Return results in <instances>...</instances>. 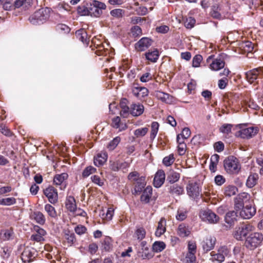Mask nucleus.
<instances>
[{
  "label": "nucleus",
  "mask_w": 263,
  "mask_h": 263,
  "mask_svg": "<svg viewBox=\"0 0 263 263\" xmlns=\"http://www.w3.org/2000/svg\"><path fill=\"white\" fill-rule=\"evenodd\" d=\"M49 17L48 8L41 9L36 11L29 18L30 23L33 25H41L45 23Z\"/></svg>",
  "instance_id": "f257e3e1"
},
{
  "label": "nucleus",
  "mask_w": 263,
  "mask_h": 263,
  "mask_svg": "<svg viewBox=\"0 0 263 263\" xmlns=\"http://www.w3.org/2000/svg\"><path fill=\"white\" fill-rule=\"evenodd\" d=\"M87 4L89 15L92 17H99L102 14V11L106 9L105 3L96 0Z\"/></svg>",
  "instance_id": "f03ea898"
},
{
  "label": "nucleus",
  "mask_w": 263,
  "mask_h": 263,
  "mask_svg": "<svg viewBox=\"0 0 263 263\" xmlns=\"http://www.w3.org/2000/svg\"><path fill=\"white\" fill-rule=\"evenodd\" d=\"M262 239L263 237L261 234L259 233H252L247 238L245 246L247 248L253 250L261 244Z\"/></svg>",
  "instance_id": "7ed1b4c3"
},
{
  "label": "nucleus",
  "mask_w": 263,
  "mask_h": 263,
  "mask_svg": "<svg viewBox=\"0 0 263 263\" xmlns=\"http://www.w3.org/2000/svg\"><path fill=\"white\" fill-rule=\"evenodd\" d=\"M224 166L227 172L231 174L237 173L240 169L238 159L233 156L224 160Z\"/></svg>",
  "instance_id": "20e7f679"
},
{
  "label": "nucleus",
  "mask_w": 263,
  "mask_h": 263,
  "mask_svg": "<svg viewBox=\"0 0 263 263\" xmlns=\"http://www.w3.org/2000/svg\"><path fill=\"white\" fill-rule=\"evenodd\" d=\"M254 230V227L250 224L243 225L236 229L234 233V237L238 240H241L247 235Z\"/></svg>",
  "instance_id": "39448f33"
},
{
  "label": "nucleus",
  "mask_w": 263,
  "mask_h": 263,
  "mask_svg": "<svg viewBox=\"0 0 263 263\" xmlns=\"http://www.w3.org/2000/svg\"><path fill=\"white\" fill-rule=\"evenodd\" d=\"M199 216L203 221L210 223H216L219 221V217L210 210L200 211Z\"/></svg>",
  "instance_id": "423d86ee"
},
{
  "label": "nucleus",
  "mask_w": 263,
  "mask_h": 263,
  "mask_svg": "<svg viewBox=\"0 0 263 263\" xmlns=\"http://www.w3.org/2000/svg\"><path fill=\"white\" fill-rule=\"evenodd\" d=\"M250 199V195L247 193L243 192L238 194L235 199V210L237 212L240 210Z\"/></svg>",
  "instance_id": "0eeeda50"
},
{
  "label": "nucleus",
  "mask_w": 263,
  "mask_h": 263,
  "mask_svg": "<svg viewBox=\"0 0 263 263\" xmlns=\"http://www.w3.org/2000/svg\"><path fill=\"white\" fill-rule=\"evenodd\" d=\"M246 78L250 83L263 78V67L254 68L246 72Z\"/></svg>",
  "instance_id": "6e6552de"
},
{
  "label": "nucleus",
  "mask_w": 263,
  "mask_h": 263,
  "mask_svg": "<svg viewBox=\"0 0 263 263\" xmlns=\"http://www.w3.org/2000/svg\"><path fill=\"white\" fill-rule=\"evenodd\" d=\"M258 130L253 127L242 128L236 133V136L243 139H249L257 133Z\"/></svg>",
  "instance_id": "1a4fd4ad"
},
{
  "label": "nucleus",
  "mask_w": 263,
  "mask_h": 263,
  "mask_svg": "<svg viewBox=\"0 0 263 263\" xmlns=\"http://www.w3.org/2000/svg\"><path fill=\"white\" fill-rule=\"evenodd\" d=\"M228 253V250L224 247H222L218 250L217 253L214 251L212 252L210 254L211 258L210 259L212 261H216L217 263H222L225 259V256Z\"/></svg>",
  "instance_id": "9d476101"
},
{
  "label": "nucleus",
  "mask_w": 263,
  "mask_h": 263,
  "mask_svg": "<svg viewBox=\"0 0 263 263\" xmlns=\"http://www.w3.org/2000/svg\"><path fill=\"white\" fill-rule=\"evenodd\" d=\"M239 211L240 216L243 219H250L256 213V209L251 204H246Z\"/></svg>",
  "instance_id": "9b49d317"
},
{
  "label": "nucleus",
  "mask_w": 263,
  "mask_h": 263,
  "mask_svg": "<svg viewBox=\"0 0 263 263\" xmlns=\"http://www.w3.org/2000/svg\"><path fill=\"white\" fill-rule=\"evenodd\" d=\"M44 193L51 203L54 204L58 201V192L53 187L49 186L46 188L44 190Z\"/></svg>",
  "instance_id": "f8f14e48"
},
{
  "label": "nucleus",
  "mask_w": 263,
  "mask_h": 263,
  "mask_svg": "<svg viewBox=\"0 0 263 263\" xmlns=\"http://www.w3.org/2000/svg\"><path fill=\"white\" fill-rule=\"evenodd\" d=\"M186 191L188 195L194 199L200 195V190L196 183H189L186 186Z\"/></svg>",
  "instance_id": "ddd939ff"
},
{
  "label": "nucleus",
  "mask_w": 263,
  "mask_h": 263,
  "mask_svg": "<svg viewBox=\"0 0 263 263\" xmlns=\"http://www.w3.org/2000/svg\"><path fill=\"white\" fill-rule=\"evenodd\" d=\"M34 233L31 236V240L36 242H40L44 240V236L46 235V231L39 226H34Z\"/></svg>",
  "instance_id": "4468645a"
},
{
  "label": "nucleus",
  "mask_w": 263,
  "mask_h": 263,
  "mask_svg": "<svg viewBox=\"0 0 263 263\" xmlns=\"http://www.w3.org/2000/svg\"><path fill=\"white\" fill-rule=\"evenodd\" d=\"M152 44V40L148 37L141 39L135 45L136 49L143 51L147 49Z\"/></svg>",
  "instance_id": "2eb2a0df"
},
{
  "label": "nucleus",
  "mask_w": 263,
  "mask_h": 263,
  "mask_svg": "<svg viewBox=\"0 0 263 263\" xmlns=\"http://www.w3.org/2000/svg\"><path fill=\"white\" fill-rule=\"evenodd\" d=\"M35 252L33 249L26 248L22 253V259L24 262H29L35 258Z\"/></svg>",
  "instance_id": "dca6fc26"
},
{
  "label": "nucleus",
  "mask_w": 263,
  "mask_h": 263,
  "mask_svg": "<svg viewBox=\"0 0 263 263\" xmlns=\"http://www.w3.org/2000/svg\"><path fill=\"white\" fill-rule=\"evenodd\" d=\"M216 240V238L214 237L211 236L207 237L201 243L203 250L205 252H208L213 249Z\"/></svg>",
  "instance_id": "f3484780"
},
{
  "label": "nucleus",
  "mask_w": 263,
  "mask_h": 263,
  "mask_svg": "<svg viewBox=\"0 0 263 263\" xmlns=\"http://www.w3.org/2000/svg\"><path fill=\"white\" fill-rule=\"evenodd\" d=\"M155 96L158 99L166 103L171 104L173 102V98L172 96L162 91L159 90L156 91Z\"/></svg>",
  "instance_id": "a211bd4d"
},
{
  "label": "nucleus",
  "mask_w": 263,
  "mask_h": 263,
  "mask_svg": "<svg viewBox=\"0 0 263 263\" xmlns=\"http://www.w3.org/2000/svg\"><path fill=\"white\" fill-rule=\"evenodd\" d=\"M132 92L133 95L139 99L144 98L148 94V89L142 87H135L133 88Z\"/></svg>",
  "instance_id": "6ab92c4d"
},
{
  "label": "nucleus",
  "mask_w": 263,
  "mask_h": 263,
  "mask_svg": "<svg viewBox=\"0 0 263 263\" xmlns=\"http://www.w3.org/2000/svg\"><path fill=\"white\" fill-rule=\"evenodd\" d=\"M108 155L106 152H101L94 157L93 162L96 166L103 165L107 161Z\"/></svg>",
  "instance_id": "aec40b11"
},
{
  "label": "nucleus",
  "mask_w": 263,
  "mask_h": 263,
  "mask_svg": "<svg viewBox=\"0 0 263 263\" xmlns=\"http://www.w3.org/2000/svg\"><path fill=\"white\" fill-rule=\"evenodd\" d=\"M144 106L140 103H133L130 105V112L133 116H139L144 111Z\"/></svg>",
  "instance_id": "412c9836"
},
{
  "label": "nucleus",
  "mask_w": 263,
  "mask_h": 263,
  "mask_svg": "<svg viewBox=\"0 0 263 263\" xmlns=\"http://www.w3.org/2000/svg\"><path fill=\"white\" fill-rule=\"evenodd\" d=\"M165 174L162 171H159L156 174L154 179V185L156 187H160L164 183Z\"/></svg>",
  "instance_id": "4be33fe9"
},
{
  "label": "nucleus",
  "mask_w": 263,
  "mask_h": 263,
  "mask_svg": "<svg viewBox=\"0 0 263 263\" xmlns=\"http://www.w3.org/2000/svg\"><path fill=\"white\" fill-rule=\"evenodd\" d=\"M65 207L70 212L76 211L77 205L74 198L72 196L67 197L65 200Z\"/></svg>",
  "instance_id": "5701e85b"
},
{
  "label": "nucleus",
  "mask_w": 263,
  "mask_h": 263,
  "mask_svg": "<svg viewBox=\"0 0 263 263\" xmlns=\"http://www.w3.org/2000/svg\"><path fill=\"white\" fill-rule=\"evenodd\" d=\"M225 62L221 59H215L210 65V68L213 71H218L224 68Z\"/></svg>",
  "instance_id": "b1692460"
},
{
  "label": "nucleus",
  "mask_w": 263,
  "mask_h": 263,
  "mask_svg": "<svg viewBox=\"0 0 263 263\" xmlns=\"http://www.w3.org/2000/svg\"><path fill=\"white\" fill-rule=\"evenodd\" d=\"M30 217L31 219L35 220L36 222L41 225H43L45 223V217L41 212H33L30 214Z\"/></svg>",
  "instance_id": "393cba45"
},
{
  "label": "nucleus",
  "mask_w": 263,
  "mask_h": 263,
  "mask_svg": "<svg viewBox=\"0 0 263 263\" xmlns=\"http://www.w3.org/2000/svg\"><path fill=\"white\" fill-rule=\"evenodd\" d=\"M145 56L147 60L152 63H156L159 57V52L157 49H155L153 50H149L146 52Z\"/></svg>",
  "instance_id": "a878e982"
},
{
  "label": "nucleus",
  "mask_w": 263,
  "mask_h": 263,
  "mask_svg": "<svg viewBox=\"0 0 263 263\" xmlns=\"http://www.w3.org/2000/svg\"><path fill=\"white\" fill-rule=\"evenodd\" d=\"M166 220L164 218H161L158 223L155 235L157 237H160L166 231Z\"/></svg>",
  "instance_id": "bb28decb"
},
{
  "label": "nucleus",
  "mask_w": 263,
  "mask_h": 263,
  "mask_svg": "<svg viewBox=\"0 0 263 263\" xmlns=\"http://www.w3.org/2000/svg\"><path fill=\"white\" fill-rule=\"evenodd\" d=\"M191 230L188 226L185 223H181L177 229V234L181 237H185L190 235Z\"/></svg>",
  "instance_id": "cd10ccee"
},
{
  "label": "nucleus",
  "mask_w": 263,
  "mask_h": 263,
  "mask_svg": "<svg viewBox=\"0 0 263 263\" xmlns=\"http://www.w3.org/2000/svg\"><path fill=\"white\" fill-rule=\"evenodd\" d=\"M76 35L78 40L83 44L88 45L89 42V38L88 37L86 31L84 29H80L76 32Z\"/></svg>",
  "instance_id": "c85d7f7f"
},
{
  "label": "nucleus",
  "mask_w": 263,
  "mask_h": 263,
  "mask_svg": "<svg viewBox=\"0 0 263 263\" xmlns=\"http://www.w3.org/2000/svg\"><path fill=\"white\" fill-rule=\"evenodd\" d=\"M237 213L234 211H229L225 216V221L230 226L233 225L237 220Z\"/></svg>",
  "instance_id": "c756f323"
},
{
  "label": "nucleus",
  "mask_w": 263,
  "mask_h": 263,
  "mask_svg": "<svg viewBox=\"0 0 263 263\" xmlns=\"http://www.w3.org/2000/svg\"><path fill=\"white\" fill-rule=\"evenodd\" d=\"M153 189L151 186H147L144 190L141 196V200L145 203L149 202L152 195Z\"/></svg>",
  "instance_id": "7c9ffc66"
},
{
  "label": "nucleus",
  "mask_w": 263,
  "mask_h": 263,
  "mask_svg": "<svg viewBox=\"0 0 263 263\" xmlns=\"http://www.w3.org/2000/svg\"><path fill=\"white\" fill-rule=\"evenodd\" d=\"M0 235L1 238L4 241L12 240L14 237V232L11 229L2 231Z\"/></svg>",
  "instance_id": "2f4dec72"
},
{
  "label": "nucleus",
  "mask_w": 263,
  "mask_h": 263,
  "mask_svg": "<svg viewBox=\"0 0 263 263\" xmlns=\"http://www.w3.org/2000/svg\"><path fill=\"white\" fill-rule=\"evenodd\" d=\"M258 179V174L256 173L250 174L247 180L246 185L250 188L254 187L256 184Z\"/></svg>",
  "instance_id": "473e14b6"
},
{
  "label": "nucleus",
  "mask_w": 263,
  "mask_h": 263,
  "mask_svg": "<svg viewBox=\"0 0 263 263\" xmlns=\"http://www.w3.org/2000/svg\"><path fill=\"white\" fill-rule=\"evenodd\" d=\"M68 174L65 173L57 174L53 178V182L56 185H62L64 181L68 178Z\"/></svg>",
  "instance_id": "72a5a7b5"
},
{
  "label": "nucleus",
  "mask_w": 263,
  "mask_h": 263,
  "mask_svg": "<svg viewBox=\"0 0 263 263\" xmlns=\"http://www.w3.org/2000/svg\"><path fill=\"white\" fill-rule=\"evenodd\" d=\"M170 193L173 195L179 196L184 192L183 187L177 184H173L169 188Z\"/></svg>",
  "instance_id": "f704fd0d"
},
{
  "label": "nucleus",
  "mask_w": 263,
  "mask_h": 263,
  "mask_svg": "<svg viewBox=\"0 0 263 263\" xmlns=\"http://www.w3.org/2000/svg\"><path fill=\"white\" fill-rule=\"evenodd\" d=\"M145 179L144 177H141L138 178L135 187V193H137L142 192V189L144 187L146 184Z\"/></svg>",
  "instance_id": "c9c22d12"
},
{
  "label": "nucleus",
  "mask_w": 263,
  "mask_h": 263,
  "mask_svg": "<svg viewBox=\"0 0 263 263\" xmlns=\"http://www.w3.org/2000/svg\"><path fill=\"white\" fill-rule=\"evenodd\" d=\"M219 159V156L217 154H214L211 156L209 168L212 172H215L216 171Z\"/></svg>",
  "instance_id": "e433bc0d"
},
{
  "label": "nucleus",
  "mask_w": 263,
  "mask_h": 263,
  "mask_svg": "<svg viewBox=\"0 0 263 263\" xmlns=\"http://www.w3.org/2000/svg\"><path fill=\"white\" fill-rule=\"evenodd\" d=\"M44 209L49 217L53 218H55L57 217V211L55 208L51 204H45Z\"/></svg>",
  "instance_id": "4c0bfd02"
},
{
  "label": "nucleus",
  "mask_w": 263,
  "mask_h": 263,
  "mask_svg": "<svg viewBox=\"0 0 263 263\" xmlns=\"http://www.w3.org/2000/svg\"><path fill=\"white\" fill-rule=\"evenodd\" d=\"M159 124L157 122H153L151 124V131L150 135V139L152 140H154V139L156 138L158 129H159Z\"/></svg>",
  "instance_id": "58836bf2"
},
{
  "label": "nucleus",
  "mask_w": 263,
  "mask_h": 263,
  "mask_svg": "<svg viewBox=\"0 0 263 263\" xmlns=\"http://www.w3.org/2000/svg\"><path fill=\"white\" fill-rule=\"evenodd\" d=\"M166 245L163 241H155L152 246L153 250L157 253L162 251L165 248Z\"/></svg>",
  "instance_id": "ea45409f"
},
{
  "label": "nucleus",
  "mask_w": 263,
  "mask_h": 263,
  "mask_svg": "<svg viewBox=\"0 0 263 263\" xmlns=\"http://www.w3.org/2000/svg\"><path fill=\"white\" fill-rule=\"evenodd\" d=\"M180 178V174L174 172L170 171L167 176V180L172 183L177 182Z\"/></svg>",
  "instance_id": "a19ab883"
},
{
  "label": "nucleus",
  "mask_w": 263,
  "mask_h": 263,
  "mask_svg": "<svg viewBox=\"0 0 263 263\" xmlns=\"http://www.w3.org/2000/svg\"><path fill=\"white\" fill-rule=\"evenodd\" d=\"M232 127L233 125L231 124L225 123L220 127L219 131L224 135H228L232 132Z\"/></svg>",
  "instance_id": "79ce46f5"
},
{
  "label": "nucleus",
  "mask_w": 263,
  "mask_h": 263,
  "mask_svg": "<svg viewBox=\"0 0 263 263\" xmlns=\"http://www.w3.org/2000/svg\"><path fill=\"white\" fill-rule=\"evenodd\" d=\"M16 199L14 197L0 198V205L10 206L15 204Z\"/></svg>",
  "instance_id": "37998d69"
},
{
  "label": "nucleus",
  "mask_w": 263,
  "mask_h": 263,
  "mask_svg": "<svg viewBox=\"0 0 263 263\" xmlns=\"http://www.w3.org/2000/svg\"><path fill=\"white\" fill-rule=\"evenodd\" d=\"M110 15L116 18H119L122 17L125 14V10L122 9H115L110 11Z\"/></svg>",
  "instance_id": "c03bdc74"
},
{
  "label": "nucleus",
  "mask_w": 263,
  "mask_h": 263,
  "mask_svg": "<svg viewBox=\"0 0 263 263\" xmlns=\"http://www.w3.org/2000/svg\"><path fill=\"white\" fill-rule=\"evenodd\" d=\"M126 102L127 100L126 99H122L120 102V106L122 108L120 115L123 116H125L127 114L129 110V108L126 105Z\"/></svg>",
  "instance_id": "a18cd8bd"
},
{
  "label": "nucleus",
  "mask_w": 263,
  "mask_h": 263,
  "mask_svg": "<svg viewBox=\"0 0 263 263\" xmlns=\"http://www.w3.org/2000/svg\"><path fill=\"white\" fill-rule=\"evenodd\" d=\"M237 191L236 187L233 185H229L226 187L224 194L226 196L231 197L236 194Z\"/></svg>",
  "instance_id": "49530a36"
},
{
  "label": "nucleus",
  "mask_w": 263,
  "mask_h": 263,
  "mask_svg": "<svg viewBox=\"0 0 263 263\" xmlns=\"http://www.w3.org/2000/svg\"><path fill=\"white\" fill-rule=\"evenodd\" d=\"M103 249L108 251L112 248L111 239L109 237H105L102 242Z\"/></svg>",
  "instance_id": "de8ad7c7"
},
{
  "label": "nucleus",
  "mask_w": 263,
  "mask_h": 263,
  "mask_svg": "<svg viewBox=\"0 0 263 263\" xmlns=\"http://www.w3.org/2000/svg\"><path fill=\"white\" fill-rule=\"evenodd\" d=\"M175 157L173 154L169 155L165 157L163 160V164L166 166H171L175 161Z\"/></svg>",
  "instance_id": "09e8293b"
},
{
  "label": "nucleus",
  "mask_w": 263,
  "mask_h": 263,
  "mask_svg": "<svg viewBox=\"0 0 263 263\" xmlns=\"http://www.w3.org/2000/svg\"><path fill=\"white\" fill-rule=\"evenodd\" d=\"M77 11L78 14L81 16L89 15L87 4L86 6L83 5L78 7Z\"/></svg>",
  "instance_id": "8fccbe9b"
},
{
  "label": "nucleus",
  "mask_w": 263,
  "mask_h": 263,
  "mask_svg": "<svg viewBox=\"0 0 263 263\" xmlns=\"http://www.w3.org/2000/svg\"><path fill=\"white\" fill-rule=\"evenodd\" d=\"M121 141V139L119 137H116L111 141L107 145V148L110 150H114L119 143Z\"/></svg>",
  "instance_id": "3c124183"
},
{
  "label": "nucleus",
  "mask_w": 263,
  "mask_h": 263,
  "mask_svg": "<svg viewBox=\"0 0 263 263\" xmlns=\"http://www.w3.org/2000/svg\"><path fill=\"white\" fill-rule=\"evenodd\" d=\"M220 10V9L218 6H213L211 12L212 16L215 18L220 19L221 18V14L219 12Z\"/></svg>",
  "instance_id": "603ef678"
},
{
  "label": "nucleus",
  "mask_w": 263,
  "mask_h": 263,
  "mask_svg": "<svg viewBox=\"0 0 263 263\" xmlns=\"http://www.w3.org/2000/svg\"><path fill=\"white\" fill-rule=\"evenodd\" d=\"M31 0H16L14 3V6L16 8H19L22 6L27 7L28 6H30Z\"/></svg>",
  "instance_id": "864d4df0"
},
{
  "label": "nucleus",
  "mask_w": 263,
  "mask_h": 263,
  "mask_svg": "<svg viewBox=\"0 0 263 263\" xmlns=\"http://www.w3.org/2000/svg\"><path fill=\"white\" fill-rule=\"evenodd\" d=\"M96 171V168L92 166H89L86 167L83 173L82 176L84 178L88 177L90 175L94 173Z\"/></svg>",
  "instance_id": "5fc2aeb1"
},
{
  "label": "nucleus",
  "mask_w": 263,
  "mask_h": 263,
  "mask_svg": "<svg viewBox=\"0 0 263 263\" xmlns=\"http://www.w3.org/2000/svg\"><path fill=\"white\" fill-rule=\"evenodd\" d=\"M148 130V128L143 127L138 128L134 131V135L137 137H141L145 136Z\"/></svg>",
  "instance_id": "6e6d98bb"
},
{
  "label": "nucleus",
  "mask_w": 263,
  "mask_h": 263,
  "mask_svg": "<svg viewBox=\"0 0 263 263\" xmlns=\"http://www.w3.org/2000/svg\"><path fill=\"white\" fill-rule=\"evenodd\" d=\"M145 231L143 228L137 229L135 232L136 236L139 240H142L145 237Z\"/></svg>",
  "instance_id": "4d7b16f0"
},
{
  "label": "nucleus",
  "mask_w": 263,
  "mask_h": 263,
  "mask_svg": "<svg viewBox=\"0 0 263 263\" xmlns=\"http://www.w3.org/2000/svg\"><path fill=\"white\" fill-rule=\"evenodd\" d=\"M202 60V57L200 54L196 55L192 60V66L197 68L199 67L201 62Z\"/></svg>",
  "instance_id": "13d9d810"
},
{
  "label": "nucleus",
  "mask_w": 263,
  "mask_h": 263,
  "mask_svg": "<svg viewBox=\"0 0 263 263\" xmlns=\"http://www.w3.org/2000/svg\"><path fill=\"white\" fill-rule=\"evenodd\" d=\"M196 23V20L192 17L187 18L184 22V26L186 28L191 29L194 26Z\"/></svg>",
  "instance_id": "bf43d9fd"
},
{
  "label": "nucleus",
  "mask_w": 263,
  "mask_h": 263,
  "mask_svg": "<svg viewBox=\"0 0 263 263\" xmlns=\"http://www.w3.org/2000/svg\"><path fill=\"white\" fill-rule=\"evenodd\" d=\"M186 213L187 212L185 210L179 209L176 215V218L178 220L182 221L186 218Z\"/></svg>",
  "instance_id": "052dcab7"
},
{
  "label": "nucleus",
  "mask_w": 263,
  "mask_h": 263,
  "mask_svg": "<svg viewBox=\"0 0 263 263\" xmlns=\"http://www.w3.org/2000/svg\"><path fill=\"white\" fill-rule=\"evenodd\" d=\"M131 33L134 37H138L142 34V30L138 26H135L131 28Z\"/></svg>",
  "instance_id": "680f3d73"
},
{
  "label": "nucleus",
  "mask_w": 263,
  "mask_h": 263,
  "mask_svg": "<svg viewBox=\"0 0 263 263\" xmlns=\"http://www.w3.org/2000/svg\"><path fill=\"white\" fill-rule=\"evenodd\" d=\"M196 260L195 253L187 252L185 257L186 263H195Z\"/></svg>",
  "instance_id": "e2e57ef3"
},
{
  "label": "nucleus",
  "mask_w": 263,
  "mask_h": 263,
  "mask_svg": "<svg viewBox=\"0 0 263 263\" xmlns=\"http://www.w3.org/2000/svg\"><path fill=\"white\" fill-rule=\"evenodd\" d=\"M119 163L120 160L110 161L109 162V167L110 168L114 171L117 172L119 171Z\"/></svg>",
  "instance_id": "0e129e2a"
},
{
  "label": "nucleus",
  "mask_w": 263,
  "mask_h": 263,
  "mask_svg": "<svg viewBox=\"0 0 263 263\" xmlns=\"http://www.w3.org/2000/svg\"><path fill=\"white\" fill-rule=\"evenodd\" d=\"M114 210L112 208H109L108 209L106 213L104 215L103 214L102 218L103 219H106V220H110L112 219V216L114 215Z\"/></svg>",
  "instance_id": "69168bd1"
},
{
  "label": "nucleus",
  "mask_w": 263,
  "mask_h": 263,
  "mask_svg": "<svg viewBox=\"0 0 263 263\" xmlns=\"http://www.w3.org/2000/svg\"><path fill=\"white\" fill-rule=\"evenodd\" d=\"M228 83V79L227 78L224 77L222 79L219 80L218 83V87L221 89H224Z\"/></svg>",
  "instance_id": "338daca9"
},
{
  "label": "nucleus",
  "mask_w": 263,
  "mask_h": 263,
  "mask_svg": "<svg viewBox=\"0 0 263 263\" xmlns=\"http://www.w3.org/2000/svg\"><path fill=\"white\" fill-rule=\"evenodd\" d=\"M196 244L193 241H189L188 242V252L194 253L196 252Z\"/></svg>",
  "instance_id": "774afa93"
}]
</instances>
